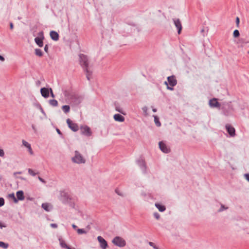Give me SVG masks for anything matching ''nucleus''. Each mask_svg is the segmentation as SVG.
I'll return each mask as SVG.
<instances>
[{
  "mask_svg": "<svg viewBox=\"0 0 249 249\" xmlns=\"http://www.w3.org/2000/svg\"><path fill=\"white\" fill-rule=\"evenodd\" d=\"M220 109L222 110V114L226 116L232 115L234 111L231 102H222Z\"/></svg>",
  "mask_w": 249,
  "mask_h": 249,
  "instance_id": "obj_1",
  "label": "nucleus"
},
{
  "mask_svg": "<svg viewBox=\"0 0 249 249\" xmlns=\"http://www.w3.org/2000/svg\"><path fill=\"white\" fill-rule=\"evenodd\" d=\"M80 64L84 70L89 69V59L87 55L84 54L79 55Z\"/></svg>",
  "mask_w": 249,
  "mask_h": 249,
  "instance_id": "obj_2",
  "label": "nucleus"
},
{
  "mask_svg": "<svg viewBox=\"0 0 249 249\" xmlns=\"http://www.w3.org/2000/svg\"><path fill=\"white\" fill-rule=\"evenodd\" d=\"M75 155L72 158L71 160L74 163L78 164L85 163L86 162L85 159L83 157L82 155L78 151H75Z\"/></svg>",
  "mask_w": 249,
  "mask_h": 249,
  "instance_id": "obj_3",
  "label": "nucleus"
},
{
  "mask_svg": "<svg viewBox=\"0 0 249 249\" xmlns=\"http://www.w3.org/2000/svg\"><path fill=\"white\" fill-rule=\"evenodd\" d=\"M112 242L114 245L119 247H124L126 245L125 241L120 236H116L114 237Z\"/></svg>",
  "mask_w": 249,
  "mask_h": 249,
  "instance_id": "obj_4",
  "label": "nucleus"
},
{
  "mask_svg": "<svg viewBox=\"0 0 249 249\" xmlns=\"http://www.w3.org/2000/svg\"><path fill=\"white\" fill-rule=\"evenodd\" d=\"M44 39V33L43 31H40L38 33V36L35 38V42L39 47H42L43 46Z\"/></svg>",
  "mask_w": 249,
  "mask_h": 249,
  "instance_id": "obj_5",
  "label": "nucleus"
},
{
  "mask_svg": "<svg viewBox=\"0 0 249 249\" xmlns=\"http://www.w3.org/2000/svg\"><path fill=\"white\" fill-rule=\"evenodd\" d=\"M81 133L87 137L92 135V132L90 127L87 125H81L80 126Z\"/></svg>",
  "mask_w": 249,
  "mask_h": 249,
  "instance_id": "obj_6",
  "label": "nucleus"
},
{
  "mask_svg": "<svg viewBox=\"0 0 249 249\" xmlns=\"http://www.w3.org/2000/svg\"><path fill=\"white\" fill-rule=\"evenodd\" d=\"M67 123L68 127L73 132H76L78 130L79 127L77 124L74 123L70 119H67Z\"/></svg>",
  "mask_w": 249,
  "mask_h": 249,
  "instance_id": "obj_7",
  "label": "nucleus"
},
{
  "mask_svg": "<svg viewBox=\"0 0 249 249\" xmlns=\"http://www.w3.org/2000/svg\"><path fill=\"white\" fill-rule=\"evenodd\" d=\"M159 146L160 150L164 153L170 152V149L168 147L163 141H160L159 142Z\"/></svg>",
  "mask_w": 249,
  "mask_h": 249,
  "instance_id": "obj_8",
  "label": "nucleus"
},
{
  "mask_svg": "<svg viewBox=\"0 0 249 249\" xmlns=\"http://www.w3.org/2000/svg\"><path fill=\"white\" fill-rule=\"evenodd\" d=\"M137 163L142 170L143 173L145 174L146 173V165L144 160L141 158L137 160Z\"/></svg>",
  "mask_w": 249,
  "mask_h": 249,
  "instance_id": "obj_9",
  "label": "nucleus"
},
{
  "mask_svg": "<svg viewBox=\"0 0 249 249\" xmlns=\"http://www.w3.org/2000/svg\"><path fill=\"white\" fill-rule=\"evenodd\" d=\"M60 195L61 197V200L64 204L69 203L70 200H71V198L68 194L65 192H61L60 193Z\"/></svg>",
  "mask_w": 249,
  "mask_h": 249,
  "instance_id": "obj_10",
  "label": "nucleus"
},
{
  "mask_svg": "<svg viewBox=\"0 0 249 249\" xmlns=\"http://www.w3.org/2000/svg\"><path fill=\"white\" fill-rule=\"evenodd\" d=\"M82 98L78 95H74L71 98V102L74 106H77L81 103Z\"/></svg>",
  "mask_w": 249,
  "mask_h": 249,
  "instance_id": "obj_11",
  "label": "nucleus"
},
{
  "mask_svg": "<svg viewBox=\"0 0 249 249\" xmlns=\"http://www.w3.org/2000/svg\"><path fill=\"white\" fill-rule=\"evenodd\" d=\"M209 105L211 107L219 108L220 109L222 103L218 102L216 98H213L212 99L210 100Z\"/></svg>",
  "mask_w": 249,
  "mask_h": 249,
  "instance_id": "obj_12",
  "label": "nucleus"
},
{
  "mask_svg": "<svg viewBox=\"0 0 249 249\" xmlns=\"http://www.w3.org/2000/svg\"><path fill=\"white\" fill-rule=\"evenodd\" d=\"M97 240L102 249H107L108 247V244L106 240L101 236L97 237Z\"/></svg>",
  "mask_w": 249,
  "mask_h": 249,
  "instance_id": "obj_13",
  "label": "nucleus"
},
{
  "mask_svg": "<svg viewBox=\"0 0 249 249\" xmlns=\"http://www.w3.org/2000/svg\"><path fill=\"white\" fill-rule=\"evenodd\" d=\"M226 129L231 137H234L235 135V129L231 124H227L225 126Z\"/></svg>",
  "mask_w": 249,
  "mask_h": 249,
  "instance_id": "obj_14",
  "label": "nucleus"
},
{
  "mask_svg": "<svg viewBox=\"0 0 249 249\" xmlns=\"http://www.w3.org/2000/svg\"><path fill=\"white\" fill-rule=\"evenodd\" d=\"M173 20L174 21V24L177 29L178 33V34L179 35L181 33L182 29V27L181 22H180L179 19H178H178L173 18Z\"/></svg>",
  "mask_w": 249,
  "mask_h": 249,
  "instance_id": "obj_15",
  "label": "nucleus"
},
{
  "mask_svg": "<svg viewBox=\"0 0 249 249\" xmlns=\"http://www.w3.org/2000/svg\"><path fill=\"white\" fill-rule=\"evenodd\" d=\"M168 82L171 87H174L177 84V80L175 75H172L167 77Z\"/></svg>",
  "mask_w": 249,
  "mask_h": 249,
  "instance_id": "obj_16",
  "label": "nucleus"
},
{
  "mask_svg": "<svg viewBox=\"0 0 249 249\" xmlns=\"http://www.w3.org/2000/svg\"><path fill=\"white\" fill-rule=\"evenodd\" d=\"M49 92H50L49 88L48 89V88L43 87L40 89L41 94L42 96L45 98H47L49 97Z\"/></svg>",
  "mask_w": 249,
  "mask_h": 249,
  "instance_id": "obj_17",
  "label": "nucleus"
},
{
  "mask_svg": "<svg viewBox=\"0 0 249 249\" xmlns=\"http://www.w3.org/2000/svg\"><path fill=\"white\" fill-rule=\"evenodd\" d=\"M50 36L52 40L57 41L59 40V35L57 32L54 31H51L50 33Z\"/></svg>",
  "mask_w": 249,
  "mask_h": 249,
  "instance_id": "obj_18",
  "label": "nucleus"
},
{
  "mask_svg": "<svg viewBox=\"0 0 249 249\" xmlns=\"http://www.w3.org/2000/svg\"><path fill=\"white\" fill-rule=\"evenodd\" d=\"M16 199H18V200H23L25 198L24 192L22 190H19L17 191L16 193Z\"/></svg>",
  "mask_w": 249,
  "mask_h": 249,
  "instance_id": "obj_19",
  "label": "nucleus"
},
{
  "mask_svg": "<svg viewBox=\"0 0 249 249\" xmlns=\"http://www.w3.org/2000/svg\"><path fill=\"white\" fill-rule=\"evenodd\" d=\"M115 121L119 122H123L124 121V117L120 114H115L113 116Z\"/></svg>",
  "mask_w": 249,
  "mask_h": 249,
  "instance_id": "obj_20",
  "label": "nucleus"
},
{
  "mask_svg": "<svg viewBox=\"0 0 249 249\" xmlns=\"http://www.w3.org/2000/svg\"><path fill=\"white\" fill-rule=\"evenodd\" d=\"M41 207L46 212H50L52 209V206L48 203H42Z\"/></svg>",
  "mask_w": 249,
  "mask_h": 249,
  "instance_id": "obj_21",
  "label": "nucleus"
},
{
  "mask_svg": "<svg viewBox=\"0 0 249 249\" xmlns=\"http://www.w3.org/2000/svg\"><path fill=\"white\" fill-rule=\"evenodd\" d=\"M155 207L159 210V211L160 212H163L165 211L166 207L164 205L160 204L159 203H156Z\"/></svg>",
  "mask_w": 249,
  "mask_h": 249,
  "instance_id": "obj_22",
  "label": "nucleus"
},
{
  "mask_svg": "<svg viewBox=\"0 0 249 249\" xmlns=\"http://www.w3.org/2000/svg\"><path fill=\"white\" fill-rule=\"evenodd\" d=\"M59 241L60 243V246L62 248H65L67 249L68 248L69 246L65 242L64 240L62 239L61 237L59 238Z\"/></svg>",
  "mask_w": 249,
  "mask_h": 249,
  "instance_id": "obj_23",
  "label": "nucleus"
},
{
  "mask_svg": "<svg viewBox=\"0 0 249 249\" xmlns=\"http://www.w3.org/2000/svg\"><path fill=\"white\" fill-rule=\"evenodd\" d=\"M22 142L23 145L24 146L27 147L28 149V150H31V154H33V152L31 146V144L30 143H29L28 142H27L26 141H25V140H22Z\"/></svg>",
  "mask_w": 249,
  "mask_h": 249,
  "instance_id": "obj_24",
  "label": "nucleus"
},
{
  "mask_svg": "<svg viewBox=\"0 0 249 249\" xmlns=\"http://www.w3.org/2000/svg\"><path fill=\"white\" fill-rule=\"evenodd\" d=\"M7 197L8 198H11L13 200V201L15 203H18V199H16L15 194L12 193L11 194H8L7 196Z\"/></svg>",
  "mask_w": 249,
  "mask_h": 249,
  "instance_id": "obj_25",
  "label": "nucleus"
},
{
  "mask_svg": "<svg viewBox=\"0 0 249 249\" xmlns=\"http://www.w3.org/2000/svg\"><path fill=\"white\" fill-rule=\"evenodd\" d=\"M153 117L154 118V122H155V124L158 127L160 126L161 123L160 121L159 117L157 116V115H153Z\"/></svg>",
  "mask_w": 249,
  "mask_h": 249,
  "instance_id": "obj_26",
  "label": "nucleus"
},
{
  "mask_svg": "<svg viewBox=\"0 0 249 249\" xmlns=\"http://www.w3.org/2000/svg\"><path fill=\"white\" fill-rule=\"evenodd\" d=\"M115 109L116 111H118L120 113L125 115L126 113L123 110V109L120 107V106L118 105V104L115 103Z\"/></svg>",
  "mask_w": 249,
  "mask_h": 249,
  "instance_id": "obj_27",
  "label": "nucleus"
},
{
  "mask_svg": "<svg viewBox=\"0 0 249 249\" xmlns=\"http://www.w3.org/2000/svg\"><path fill=\"white\" fill-rule=\"evenodd\" d=\"M62 109L65 113H68L70 111V107L69 105H64L62 107Z\"/></svg>",
  "mask_w": 249,
  "mask_h": 249,
  "instance_id": "obj_28",
  "label": "nucleus"
},
{
  "mask_svg": "<svg viewBox=\"0 0 249 249\" xmlns=\"http://www.w3.org/2000/svg\"><path fill=\"white\" fill-rule=\"evenodd\" d=\"M49 104L53 107L58 106V102L55 99H51L49 101Z\"/></svg>",
  "mask_w": 249,
  "mask_h": 249,
  "instance_id": "obj_29",
  "label": "nucleus"
},
{
  "mask_svg": "<svg viewBox=\"0 0 249 249\" xmlns=\"http://www.w3.org/2000/svg\"><path fill=\"white\" fill-rule=\"evenodd\" d=\"M86 72V77L88 80H90V76L92 74V71L89 70V69H86L84 70Z\"/></svg>",
  "mask_w": 249,
  "mask_h": 249,
  "instance_id": "obj_30",
  "label": "nucleus"
},
{
  "mask_svg": "<svg viewBox=\"0 0 249 249\" xmlns=\"http://www.w3.org/2000/svg\"><path fill=\"white\" fill-rule=\"evenodd\" d=\"M35 54L37 56L39 57H41L43 55V52L40 49H35Z\"/></svg>",
  "mask_w": 249,
  "mask_h": 249,
  "instance_id": "obj_31",
  "label": "nucleus"
},
{
  "mask_svg": "<svg viewBox=\"0 0 249 249\" xmlns=\"http://www.w3.org/2000/svg\"><path fill=\"white\" fill-rule=\"evenodd\" d=\"M9 244L2 241H0V247L4 249H6L8 248Z\"/></svg>",
  "mask_w": 249,
  "mask_h": 249,
  "instance_id": "obj_32",
  "label": "nucleus"
},
{
  "mask_svg": "<svg viewBox=\"0 0 249 249\" xmlns=\"http://www.w3.org/2000/svg\"><path fill=\"white\" fill-rule=\"evenodd\" d=\"M77 232L78 234H86L88 231L84 229H77Z\"/></svg>",
  "mask_w": 249,
  "mask_h": 249,
  "instance_id": "obj_33",
  "label": "nucleus"
},
{
  "mask_svg": "<svg viewBox=\"0 0 249 249\" xmlns=\"http://www.w3.org/2000/svg\"><path fill=\"white\" fill-rule=\"evenodd\" d=\"M233 36L234 38H237L240 36L239 31L236 29L233 31Z\"/></svg>",
  "mask_w": 249,
  "mask_h": 249,
  "instance_id": "obj_34",
  "label": "nucleus"
},
{
  "mask_svg": "<svg viewBox=\"0 0 249 249\" xmlns=\"http://www.w3.org/2000/svg\"><path fill=\"white\" fill-rule=\"evenodd\" d=\"M221 207L218 210V212L220 213L224 210H227L228 209V207H226L224 205L222 204H220Z\"/></svg>",
  "mask_w": 249,
  "mask_h": 249,
  "instance_id": "obj_35",
  "label": "nucleus"
},
{
  "mask_svg": "<svg viewBox=\"0 0 249 249\" xmlns=\"http://www.w3.org/2000/svg\"><path fill=\"white\" fill-rule=\"evenodd\" d=\"M28 173L31 175V176H35L36 174H38V172H37V173H36L34 172V171L31 169H28Z\"/></svg>",
  "mask_w": 249,
  "mask_h": 249,
  "instance_id": "obj_36",
  "label": "nucleus"
},
{
  "mask_svg": "<svg viewBox=\"0 0 249 249\" xmlns=\"http://www.w3.org/2000/svg\"><path fill=\"white\" fill-rule=\"evenodd\" d=\"M148 244L155 249H159V248L157 247L156 245H155V244L152 242H149Z\"/></svg>",
  "mask_w": 249,
  "mask_h": 249,
  "instance_id": "obj_37",
  "label": "nucleus"
},
{
  "mask_svg": "<svg viewBox=\"0 0 249 249\" xmlns=\"http://www.w3.org/2000/svg\"><path fill=\"white\" fill-rule=\"evenodd\" d=\"M33 105L34 107L38 108L39 109V108H40L42 107L41 105L37 102L34 103Z\"/></svg>",
  "mask_w": 249,
  "mask_h": 249,
  "instance_id": "obj_38",
  "label": "nucleus"
},
{
  "mask_svg": "<svg viewBox=\"0 0 249 249\" xmlns=\"http://www.w3.org/2000/svg\"><path fill=\"white\" fill-rule=\"evenodd\" d=\"M115 193L119 196H124V195L122 193H121L118 189H116L115 190Z\"/></svg>",
  "mask_w": 249,
  "mask_h": 249,
  "instance_id": "obj_39",
  "label": "nucleus"
},
{
  "mask_svg": "<svg viewBox=\"0 0 249 249\" xmlns=\"http://www.w3.org/2000/svg\"><path fill=\"white\" fill-rule=\"evenodd\" d=\"M4 199L3 197H0V207L4 205Z\"/></svg>",
  "mask_w": 249,
  "mask_h": 249,
  "instance_id": "obj_40",
  "label": "nucleus"
},
{
  "mask_svg": "<svg viewBox=\"0 0 249 249\" xmlns=\"http://www.w3.org/2000/svg\"><path fill=\"white\" fill-rule=\"evenodd\" d=\"M147 107L146 106H144L142 108V110H143V112L145 113V116H147Z\"/></svg>",
  "mask_w": 249,
  "mask_h": 249,
  "instance_id": "obj_41",
  "label": "nucleus"
},
{
  "mask_svg": "<svg viewBox=\"0 0 249 249\" xmlns=\"http://www.w3.org/2000/svg\"><path fill=\"white\" fill-rule=\"evenodd\" d=\"M154 216L155 217L156 219H159L160 218V214L157 213V212H155L154 213Z\"/></svg>",
  "mask_w": 249,
  "mask_h": 249,
  "instance_id": "obj_42",
  "label": "nucleus"
},
{
  "mask_svg": "<svg viewBox=\"0 0 249 249\" xmlns=\"http://www.w3.org/2000/svg\"><path fill=\"white\" fill-rule=\"evenodd\" d=\"M236 24L237 27H239V25L240 23V18L239 17H237L235 20Z\"/></svg>",
  "mask_w": 249,
  "mask_h": 249,
  "instance_id": "obj_43",
  "label": "nucleus"
},
{
  "mask_svg": "<svg viewBox=\"0 0 249 249\" xmlns=\"http://www.w3.org/2000/svg\"><path fill=\"white\" fill-rule=\"evenodd\" d=\"M7 226L6 224H3L0 221V229H2L3 228H5Z\"/></svg>",
  "mask_w": 249,
  "mask_h": 249,
  "instance_id": "obj_44",
  "label": "nucleus"
},
{
  "mask_svg": "<svg viewBox=\"0 0 249 249\" xmlns=\"http://www.w3.org/2000/svg\"><path fill=\"white\" fill-rule=\"evenodd\" d=\"M49 90H50V92L49 93H50V94H51V96L53 98H54V95L53 92V90L52 89V88H49Z\"/></svg>",
  "mask_w": 249,
  "mask_h": 249,
  "instance_id": "obj_45",
  "label": "nucleus"
},
{
  "mask_svg": "<svg viewBox=\"0 0 249 249\" xmlns=\"http://www.w3.org/2000/svg\"><path fill=\"white\" fill-rule=\"evenodd\" d=\"M246 179L249 182V173H246L244 175Z\"/></svg>",
  "mask_w": 249,
  "mask_h": 249,
  "instance_id": "obj_46",
  "label": "nucleus"
},
{
  "mask_svg": "<svg viewBox=\"0 0 249 249\" xmlns=\"http://www.w3.org/2000/svg\"><path fill=\"white\" fill-rule=\"evenodd\" d=\"M38 179L42 183H46V181L43 179L42 178H41L40 177L38 176Z\"/></svg>",
  "mask_w": 249,
  "mask_h": 249,
  "instance_id": "obj_47",
  "label": "nucleus"
},
{
  "mask_svg": "<svg viewBox=\"0 0 249 249\" xmlns=\"http://www.w3.org/2000/svg\"><path fill=\"white\" fill-rule=\"evenodd\" d=\"M48 49H49V46H48V44H46L45 45V47H44V50L45 51V52L47 53H48Z\"/></svg>",
  "mask_w": 249,
  "mask_h": 249,
  "instance_id": "obj_48",
  "label": "nucleus"
},
{
  "mask_svg": "<svg viewBox=\"0 0 249 249\" xmlns=\"http://www.w3.org/2000/svg\"><path fill=\"white\" fill-rule=\"evenodd\" d=\"M4 156V152L3 149L0 148V156L3 157Z\"/></svg>",
  "mask_w": 249,
  "mask_h": 249,
  "instance_id": "obj_49",
  "label": "nucleus"
},
{
  "mask_svg": "<svg viewBox=\"0 0 249 249\" xmlns=\"http://www.w3.org/2000/svg\"><path fill=\"white\" fill-rule=\"evenodd\" d=\"M51 227L53 228H56L57 227V225L55 223H52L50 225Z\"/></svg>",
  "mask_w": 249,
  "mask_h": 249,
  "instance_id": "obj_50",
  "label": "nucleus"
},
{
  "mask_svg": "<svg viewBox=\"0 0 249 249\" xmlns=\"http://www.w3.org/2000/svg\"><path fill=\"white\" fill-rule=\"evenodd\" d=\"M56 132H57V133L60 135L61 137L63 135V134L62 133V132H61V131L58 129V128H56Z\"/></svg>",
  "mask_w": 249,
  "mask_h": 249,
  "instance_id": "obj_51",
  "label": "nucleus"
},
{
  "mask_svg": "<svg viewBox=\"0 0 249 249\" xmlns=\"http://www.w3.org/2000/svg\"><path fill=\"white\" fill-rule=\"evenodd\" d=\"M174 87H171V86L170 85H168L166 88L168 90H174Z\"/></svg>",
  "mask_w": 249,
  "mask_h": 249,
  "instance_id": "obj_52",
  "label": "nucleus"
},
{
  "mask_svg": "<svg viewBox=\"0 0 249 249\" xmlns=\"http://www.w3.org/2000/svg\"><path fill=\"white\" fill-rule=\"evenodd\" d=\"M32 128L34 130V132L36 133L37 132V129H36L34 124H32Z\"/></svg>",
  "mask_w": 249,
  "mask_h": 249,
  "instance_id": "obj_53",
  "label": "nucleus"
},
{
  "mask_svg": "<svg viewBox=\"0 0 249 249\" xmlns=\"http://www.w3.org/2000/svg\"><path fill=\"white\" fill-rule=\"evenodd\" d=\"M39 110H40V111L41 112V113L45 116H46V113L45 112V111H44L42 107H41L40 108H39Z\"/></svg>",
  "mask_w": 249,
  "mask_h": 249,
  "instance_id": "obj_54",
  "label": "nucleus"
},
{
  "mask_svg": "<svg viewBox=\"0 0 249 249\" xmlns=\"http://www.w3.org/2000/svg\"><path fill=\"white\" fill-rule=\"evenodd\" d=\"M72 227L73 229L77 231V229H78L77 228V226L76 225H75V224H72Z\"/></svg>",
  "mask_w": 249,
  "mask_h": 249,
  "instance_id": "obj_55",
  "label": "nucleus"
},
{
  "mask_svg": "<svg viewBox=\"0 0 249 249\" xmlns=\"http://www.w3.org/2000/svg\"><path fill=\"white\" fill-rule=\"evenodd\" d=\"M14 28V24L12 22L10 23V29L12 30Z\"/></svg>",
  "mask_w": 249,
  "mask_h": 249,
  "instance_id": "obj_56",
  "label": "nucleus"
},
{
  "mask_svg": "<svg viewBox=\"0 0 249 249\" xmlns=\"http://www.w3.org/2000/svg\"><path fill=\"white\" fill-rule=\"evenodd\" d=\"M0 60L1 61H4L5 60V58L3 56L0 54Z\"/></svg>",
  "mask_w": 249,
  "mask_h": 249,
  "instance_id": "obj_57",
  "label": "nucleus"
},
{
  "mask_svg": "<svg viewBox=\"0 0 249 249\" xmlns=\"http://www.w3.org/2000/svg\"><path fill=\"white\" fill-rule=\"evenodd\" d=\"M164 84L165 85H166L167 87L168 85H169V83L168 82V81H164Z\"/></svg>",
  "mask_w": 249,
  "mask_h": 249,
  "instance_id": "obj_58",
  "label": "nucleus"
},
{
  "mask_svg": "<svg viewBox=\"0 0 249 249\" xmlns=\"http://www.w3.org/2000/svg\"><path fill=\"white\" fill-rule=\"evenodd\" d=\"M18 178L21 180H26V179L25 178L22 177H18Z\"/></svg>",
  "mask_w": 249,
  "mask_h": 249,
  "instance_id": "obj_59",
  "label": "nucleus"
},
{
  "mask_svg": "<svg viewBox=\"0 0 249 249\" xmlns=\"http://www.w3.org/2000/svg\"><path fill=\"white\" fill-rule=\"evenodd\" d=\"M86 229H88V231H89L90 229V225H88V226H87L86 227Z\"/></svg>",
  "mask_w": 249,
  "mask_h": 249,
  "instance_id": "obj_60",
  "label": "nucleus"
},
{
  "mask_svg": "<svg viewBox=\"0 0 249 249\" xmlns=\"http://www.w3.org/2000/svg\"><path fill=\"white\" fill-rule=\"evenodd\" d=\"M36 84L37 85L39 86V85H40L41 82H40V81L38 80V81H36Z\"/></svg>",
  "mask_w": 249,
  "mask_h": 249,
  "instance_id": "obj_61",
  "label": "nucleus"
},
{
  "mask_svg": "<svg viewBox=\"0 0 249 249\" xmlns=\"http://www.w3.org/2000/svg\"><path fill=\"white\" fill-rule=\"evenodd\" d=\"M82 217L84 218V219H87L88 218V215H85V216H84V214H82Z\"/></svg>",
  "mask_w": 249,
  "mask_h": 249,
  "instance_id": "obj_62",
  "label": "nucleus"
},
{
  "mask_svg": "<svg viewBox=\"0 0 249 249\" xmlns=\"http://www.w3.org/2000/svg\"><path fill=\"white\" fill-rule=\"evenodd\" d=\"M152 111H153L154 112H157V109L156 108H153V109H152Z\"/></svg>",
  "mask_w": 249,
  "mask_h": 249,
  "instance_id": "obj_63",
  "label": "nucleus"
},
{
  "mask_svg": "<svg viewBox=\"0 0 249 249\" xmlns=\"http://www.w3.org/2000/svg\"><path fill=\"white\" fill-rule=\"evenodd\" d=\"M204 32V29H201V33H203V32Z\"/></svg>",
  "mask_w": 249,
  "mask_h": 249,
  "instance_id": "obj_64",
  "label": "nucleus"
}]
</instances>
